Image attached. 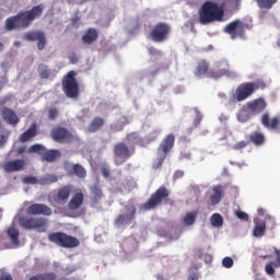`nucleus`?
Wrapping results in <instances>:
<instances>
[{
  "label": "nucleus",
  "instance_id": "nucleus-1",
  "mask_svg": "<svg viewBox=\"0 0 280 280\" xmlns=\"http://www.w3.org/2000/svg\"><path fill=\"white\" fill-rule=\"evenodd\" d=\"M44 10L45 7L38 4L27 11H20L16 15L7 19L4 25L7 32H12L13 30H27L36 19L43 16Z\"/></svg>",
  "mask_w": 280,
  "mask_h": 280
},
{
  "label": "nucleus",
  "instance_id": "nucleus-2",
  "mask_svg": "<svg viewBox=\"0 0 280 280\" xmlns=\"http://www.w3.org/2000/svg\"><path fill=\"white\" fill-rule=\"evenodd\" d=\"M224 21V4L207 0L199 9V23L209 25L210 23H222Z\"/></svg>",
  "mask_w": 280,
  "mask_h": 280
},
{
  "label": "nucleus",
  "instance_id": "nucleus-3",
  "mask_svg": "<svg viewBox=\"0 0 280 280\" xmlns=\"http://www.w3.org/2000/svg\"><path fill=\"white\" fill-rule=\"evenodd\" d=\"M126 142H118L114 145V162L115 165H124L128 159H131L136 152L135 145L141 141L137 133H129L126 137Z\"/></svg>",
  "mask_w": 280,
  "mask_h": 280
},
{
  "label": "nucleus",
  "instance_id": "nucleus-4",
  "mask_svg": "<svg viewBox=\"0 0 280 280\" xmlns=\"http://www.w3.org/2000/svg\"><path fill=\"white\" fill-rule=\"evenodd\" d=\"M264 91L266 89V81L258 79L254 82H245L240 84L236 90L234 95L232 96V102H244V100H248L255 91Z\"/></svg>",
  "mask_w": 280,
  "mask_h": 280
},
{
  "label": "nucleus",
  "instance_id": "nucleus-5",
  "mask_svg": "<svg viewBox=\"0 0 280 280\" xmlns=\"http://www.w3.org/2000/svg\"><path fill=\"white\" fill-rule=\"evenodd\" d=\"M176 141V138L174 137V133H168L165 136V138L162 140L161 144L158 148V158L153 162V170H159L161 165L165 162L167 159V154L172 151V148H174V143Z\"/></svg>",
  "mask_w": 280,
  "mask_h": 280
},
{
  "label": "nucleus",
  "instance_id": "nucleus-6",
  "mask_svg": "<svg viewBox=\"0 0 280 280\" xmlns=\"http://www.w3.org/2000/svg\"><path fill=\"white\" fill-rule=\"evenodd\" d=\"M48 240L61 248H78V246H80V240H78V237L71 236L65 232L50 233L48 234Z\"/></svg>",
  "mask_w": 280,
  "mask_h": 280
},
{
  "label": "nucleus",
  "instance_id": "nucleus-7",
  "mask_svg": "<svg viewBox=\"0 0 280 280\" xmlns=\"http://www.w3.org/2000/svg\"><path fill=\"white\" fill-rule=\"evenodd\" d=\"M75 71L71 70L62 80V91L70 100H78L80 97V84L75 80Z\"/></svg>",
  "mask_w": 280,
  "mask_h": 280
},
{
  "label": "nucleus",
  "instance_id": "nucleus-8",
  "mask_svg": "<svg viewBox=\"0 0 280 280\" xmlns=\"http://www.w3.org/2000/svg\"><path fill=\"white\" fill-rule=\"evenodd\" d=\"M166 200H170V190L167 187L161 186L151 195L147 202L143 203L142 208L144 211H152V209L161 207Z\"/></svg>",
  "mask_w": 280,
  "mask_h": 280
},
{
  "label": "nucleus",
  "instance_id": "nucleus-9",
  "mask_svg": "<svg viewBox=\"0 0 280 280\" xmlns=\"http://www.w3.org/2000/svg\"><path fill=\"white\" fill-rule=\"evenodd\" d=\"M49 220L46 218H32V217H21L20 225L22 229H35L38 233H46Z\"/></svg>",
  "mask_w": 280,
  "mask_h": 280
},
{
  "label": "nucleus",
  "instance_id": "nucleus-10",
  "mask_svg": "<svg viewBox=\"0 0 280 280\" xmlns=\"http://www.w3.org/2000/svg\"><path fill=\"white\" fill-rule=\"evenodd\" d=\"M137 220V206L133 203L125 206V212L120 213L114 221L115 226H128Z\"/></svg>",
  "mask_w": 280,
  "mask_h": 280
},
{
  "label": "nucleus",
  "instance_id": "nucleus-11",
  "mask_svg": "<svg viewBox=\"0 0 280 280\" xmlns=\"http://www.w3.org/2000/svg\"><path fill=\"white\" fill-rule=\"evenodd\" d=\"M247 27L248 24L242 22L241 20H234L225 26L224 33L229 34L232 40H235V38H244V36H246Z\"/></svg>",
  "mask_w": 280,
  "mask_h": 280
},
{
  "label": "nucleus",
  "instance_id": "nucleus-12",
  "mask_svg": "<svg viewBox=\"0 0 280 280\" xmlns=\"http://www.w3.org/2000/svg\"><path fill=\"white\" fill-rule=\"evenodd\" d=\"M170 32H172L170 25L167 23L160 22L151 30L150 38L153 43H165L170 36Z\"/></svg>",
  "mask_w": 280,
  "mask_h": 280
},
{
  "label": "nucleus",
  "instance_id": "nucleus-13",
  "mask_svg": "<svg viewBox=\"0 0 280 280\" xmlns=\"http://www.w3.org/2000/svg\"><path fill=\"white\" fill-rule=\"evenodd\" d=\"M214 67V70H209L207 78H210L211 80H220V78H224V75L226 78H231L233 75V72L229 67V61H217Z\"/></svg>",
  "mask_w": 280,
  "mask_h": 280
},
{
  "label": "nucleus",
  "instance_id": "nucleus-14",
  "mask_svg": "<svg viewBox=\"0 0 280 280\" xmlns=\"http://www.w3.org/2000/svg\"><path fill=\"white\" fill-rule=\"evenodd\" d=\"M50 137L56 143H71L73 141V133L65 127L52 128Z\"/></svg>",
  "mask_w": 280,
  "mask_h": 280
},
{
  "label": "nucleus",
  "instance_id": "nucleus-15",
  "mask_svg": "<svg viewBox=\"0 0 280 280\" xmlns=\"http://www.w3.org/2000/svg\"><path fill=\"white\" fill-rule=\"evenodd\" d=\"M71 194H73V185L61 186L52 195V200L56 205H67L69 198H71Z\"/></svg>",
  "mask_w": 280,
  "mask_h": 280
},
{
  "label": "nucleus",
  "instance_id": "nucleus-16",
  "mask_svg": "<svg viewBox=\"0 0 280 280\" xmlns=\"http://www.w3.org/2000/svg\"><path fill=\"white\" fill-rule=\"evenodd\" d=\"M23 40H28L30 43L37 40V49H39V51H43V49H45V45H47V37L42 31H30L25 33L23 35Z\"/></svg>",
  "mask_w": 280,
  "mask_h": 280
},
{
  "label": "nucleus",
  "instance_id": "nucleus-17",
  "mask_svg": "<svg viewBox=\"0 0 280 280\" xmlns=\"http://www.w3.org/2000/svg\"><path fill=\"white\" fill-rule=\"evenodd\" d=\"M27 215H51L54 211L45 203H33L26 209Z\"/></svg>",
  "mask_w": 280,
  "mask_h": 280
},
{
  "label": "nucleus",
  "instance_id": "nucleus-18",
  "mask_svg": "<svg viewBox=\"0 0 280 280\" xmlns=\"http://www.w3.org/2000/svg\"><path fill=\"white\" fill-rule=\"evenodd\" d=\"M260 122L268 130H277V132H280V117L279 116L270 118V114L265 113L260 118Z\"/></svg>",
  "mask_w": 280,
  "mask_h": 280
},
{
  "label": "nucleus",
  "instance_id": "nucleus-19",
  "mask_svg": "<svg viewBox=\"0 0 280 280\" xmlns=\"http://www.w3.org/2000/svg\"><path fill=\"white\" fill-rule=\"evenodd\" d=\"M2 119L7 121L10 126H16L20 121L19 116L16 115V112L14 109H11L9 107H3L0 110Z\"/></svg>",
  "mask_w": 280,
  "mask_h": 280
},
{
  "label": "nucleus",
  "instance_id": "nucleus-20",
  "mask_svg": "<svg viewBox=\"0 0 280 280\" xmlns=\"http://www.w3.org/2000/svg\"><path fill=\"white\" fill-rule=\"evenodd\" d=\"M266 106L267 104L264 98H256L247 103V110L254 115H259V113H264V110H266Z\"/></svg>",
  "mask_w": 280,
  "mask_h": 280
},
{
  "label": "nucleus",
  "instance_id": "nucleus-21",
  "mask_svg": "<svg viewBox=\"0 0 280 280\" xmlns=\"http://www.w3.org/2000/svg\"><path fill=\"white\" fill-rule=\"evenodd\" d=\"M82 205H84V192L79 191V192H75L72 196V198L69 200L68 209L70 211H78V209H80Z\"/></svg>",
  "mask_w": 280,
  "mask_h": 280
},
{
  "label": "nucleus",
  "instance_id": "nucleus-22",
  "mask_svg": "<svg viewBox=\"0 0 280 280\" xmlns=\"http://www.w3.org/2000/svg\"><path fill=\"white\" fill-rule=\"evenodd\" d=\"M36 135H38V125L33 122L26 131L20 135L19 141L20 143H27V141H32Z\"/></svg>",
  "mask_w": 280,
  "mask_h": 280
},
{
  "label": "nucleus",
  "instance_id": "nucleus-23",
  "mask_svg": "<svg viewBox=\"0 0 280 280\" xmlns=\"http://www.w3.org/2000/svg\"><path fill=\"white\" fill-rule=\"evenodd\" d=\"M25 167V162L23 160L9 161L3 165L4 172L12 174L13 172H21Z\"/></svg>",
  "mask_w": 280,
  "mask_h": 280
},
{
  "label": "nucleus",
  "instance_id": "nucleus-24",
  "mask_svg": "<svg viewBox=\"0 0 280 280\" xmlns=\"http://www.w3.org/2000/svg\"><path fill=\"white\" fill-rule=\"evenodd\" d=\"M91 191V207H97L100 205V200L104 198V192L102 191V188L97 185H93L90 187Z\"/></svg>",
  "mask_w": 280,
  "mask_h": 280
},
{
  "label": "nucleus",
  "instance_id": "nucleus-25",
  "mask_svg": "<svg viewBox=\"0 0 280 280\" xmlns=\"http://www.w3.org/2000/svg\"><path fill=\"white\" fill-rule=\"evenodd\" d=\"M100 38V33L97 30L91 27L85 31V33L82 36V42L84 45H93L97 39Z\"/></svg>",
  "mask_w": 280,
  "mask_h": 280
},
{
  "label": "nucleus",
  "instance_id": "nucleus-26",
  "mask_svg": "<svg viewBox=\"0 0 280 280\" xmlns=\"http://www.w3.org/2000/svg\"><path fill=\"white\" fill-rule=\"evenodd\" d=\"M213 195L210 197V202L212 206L219 205L224 198V187L222 185H217L212 189Z\"/></svg>",
  "mask_w": 280,
  "mask_h": 280
},
{
  "label": "nucleus",
  "instance_id": "nucleus-27",
  "mask_svg": "<svg viewBox=\"0 0 280 280\" xmlns=\"http://www.w3.org/2000/svg\"><path fill=\"white\" fill-rule=\"evenodd\" d=\"M62 156V153L60 151L52 149V150H47L42 153V161H46L47 163H54L57 159H60Z\"/></svg>",
  "mask_w": 280,
  "mask_h": 280
},
{
  "label": "nucleus",
  "instance_id": "nucleus-28",
  "mask_svg": "<svg viewBox=\"0 0 280 280\" xmlns=\"http://www.w3.org/2000/svg\"><path fill=\"white\" fill-rule=\"evenodd\" d=\"M254 237H264L266 235V221L256 219L253 231Z\"/></svg>",
  "mask_w": 280,
  "mask_h": 280
},
{
  "label": "nucleus",
  "instance_id": "nucleus-29",
  "mask_svg": "<svg viewBox=\"0 0 280 280\" xmlns=\"http://www.w3.org/2000/svg\"><path fill=\"white\" fill-rule=\"evenodd\" d=\"M249 141L254 145H264L266 143V136L261 131H254L248 136Z\"/></svg>",
  "mask_w": 280,
  "mask_h": 280
},
{
  "label": "nucleus",
  "instance_id": "nucleus-30",
  "mask_svg": "<svg viewBox=\"0 0 280 280\" xmlns=\"http://www.w3.org/2000/svg\"><path fill=\"white\" fill-rule=\"evenodd\" d=\"M7 235L11 244H13V246H19L21 244V241L19 240V235H20L19 229L14 228V225L8 229Z\"/></svg>",
  "mask_w": 280,
  "mask_h": 280
},
{
  "label": "nucleus",
  "instance_id": "nucleus-31",
  "mask_svg": "<svg viewBox=\"0 0 280 280\" xmlns=\"http://www.w3.org/2000/svg\"><path fill=\"white\" fill-rule=\"evenodd\" d=\"M208 73H209V62H207V60L199 61L197 69L195 71L196 78H200L201 75H208Z\"/></svg>",
  "mask_w": 280,
  "mask_h": 280
},
{
  "label": "nucleus",
  "instance_id": "nucleus-32",
  "mask_svg": "<svg viewBox=\"0 0 280 280\" xmlns=\"http://www.w3.org/2000/svg\"><path fill=\"white\" fill-rule=\"evenodd\" d=\"M104 127V118L95 117L88 127V132H97Z\"/></svg>",
  "mask_w": 280,
  "mask_h": 280
},
{
  "label": "nucleus",
  "instance_id": "nucleus-33",
  "mask_svg": "<svg viewBox=\"0 0 280 280\" xmlns=\"http://www.w3.org/2000/svg\"><path fill=\"white\" fill-rule=\"evenodd\" d=\"M221 5H224V10L229 8L230 10H237L242 0H218Z\"/></svg>",
  "mask_w": 280,
  "mask_h": 280
},
{
  "label": "nucleus",
  "instance_id": "nucleus-34",
  "mask_svg": "<svg viewBox=\"0 0 280 280\" xmlns=\"http://www.w3.org/2000/svg\"><path fill=\"white\" fill-rule=\"evenodd\" d=\"M70 174H74V176H78V178H86V170H84L80 164L72 165Z\"/></svg>",
  "mask_w": 280,
  "mask_h": 280
},
{
  "label": "nucleus",
  "instance_id": "nucleus-35",
  "mask_svg": "<svg viewBox=\"0 0 280 280\" xmlns=\"http://www.w3.org/2000/svg\"><path fill=\"white\" fill-rule=\"evenodd\" d=\"M279 0H256V3L260 10H272L275 3Z\"/></svg>",
  "mask_w": 280,
  "mask_h": 280
},
{
  "label": "nucleus",
  "instance_id": "nucleus-36",
  "mask_svg": "<svg viewBox=\"0 0 280 280\" xmlns=\"http://www.w3.org/2000/svg\"><path fill=\"white\" fill-rule=\"evenodd\" d=\"M275 268H280V260L270 261L265 266L266 275L272 277L275 275Z\"/></svg>",
  "mask_w": 280,
  "mask_h": 280
},
{
  "label": "nucleus",
  "instance_id": "nucleus-37",
  "mask_svg": "<svg viewBox=\"0 0 280 280\" xmlns=\"http://www.w3.org/2000/svg\"><path fill=\"white\" fill-rule=\"evenodd\" d=\"M196 218H198V212L192 211V212H188L186 213V215L183 219L184 224H186L187 226H191V224L196 223Z\"/></svg>",
  "mask_w": 280,
  "mask_h": 280
},
{
  "label": "nucleus",
  "instance_id": "nucleus-38",
  "mask_svg": "<svg viewBox=\"0 0 280 280\" xmlns=\"http://www.w3.org/2000/svg\"><path fill=\"white\" fill-rule=\"evenodd\" d=\"M58 183V177L52 174H47L46 176L39 178V185H51Z\"/></svg>",
  "mask_w": 280,
  "mask_h": 280
},
{
  "label": "nucleus",
  "instance_id": "nucleus-39",
  "mask_svg": "<svg viewBox=\"0 0 280 280\" xmlns=\"http://www.w3.org/2000/svg\"><path fill=\"white\" fill-rule=\"evenodd\" d=\"M210 222L213 226H215L217 229H219L220 226H222V224H224V219L222 218V214L220 213H214L211 215L210 218Z\"/></svg>",
  "mask_w": 280,
  "mask_h": 280
},
{
  "label": "nucleus",
  "instance_id": "nucleus-40",
  "mask_svg": "<svg viewBox=\"0 0 280 280\" xmlns=\"http://www.w3.org/2000/svg\"><path fill=\"white\" fill-rule=\"evenodd\" d=\"M45 147L43 144H33L28 148L27 153L28 154H39L40 156H43V153L45 152Z\"/></svg>",
  "mask_w": 280,
  "mask_h": 280
},
{
  "label": "nucleus",
  "instance_id": "nucleus-41",
  "mask_svg": "<svg viewBox=\"0 0 280 280\" xmlns=\"http://www.w3.org/2000/svg\"><path fill=\"white\" fill-rule=\"evenodd\" d=\"M38 73H39V78H42V80L49 79V75L51 74V72L49 71V68L45 65H40L38 67Z\"/></svg>",
  "mask_w": 280,
  "mask_h": 280
},
{
  "label": "nucleus",
  "instance_id": "nucleus-42",
  "mask_svg": "<svg viewBox=\"0 0 280 280\" xmlns=\"http://www.w3.org/2000/svg\"><path fill=\"white\" fill-rule=\"evenodd\" d=\"M60 115V112L58 110V108H56V107H50L49 109H48V119L50 120V121H54V120H56V119H58V116Z\"/></svg>",
  "mask_w": 280,
  "mask_h": 280
},
{
  "label": "nucleus",
  "instance_id": "nucleus-43",
  "mask_svg": "<svg viewBox=\"0 0 280 280\" xmlns=\"http://www.w3.org/2000/svg\"><path fill=\"white\" fill-rule=\"evenodd\" d=\"M237 119L238 121H241L242 124H246V121H248V119H250V115H248V112H246V109H242L238 115H237Z\"/></svg>",
  "mask_w": 280,
  "mask_h": 280
},
{
  "label": "nucleus",
  "instance_id": "nucleus-44",
  "mask_svg": "<svg viewBox=\"0 0 280 280\" xmlns=\"http://www.w3.org/2000/svg\"><path fill=\"white\" fill-rule=\"evenodd\" d=\"M23 183L25 185H38L39 179L34 177V176H26V177L23 178Z\"/></svg>",
  "mask_w": 280,
  "mask_h": 280
},
{
  "label": "nucleus",
  "instance_id": "nucleus-45",
  "mask_svg": "<svg viewBox=\"0 0 280 280\" xmlns=\"http://www.w3.org/2000/svg\"><path fill=\"white\" fill-rule=\"evenodd\" d=\"M42 280H56L58 279V276H56L55 272H45V273H39Z\"/></svg>",
  "mask_w": 280,
  "mask_h": 280
},
{
  "label": "nucleus",
  "instance_id": "nucleus-46",
  "mask_svg": "<svg viewBox=\"0 0 280 280\" xmlns=\"http://www.w3.org/2000/svg\"><path fill=\"white\" fill-rule=\"evenodd\" d=\"M235 215L238 220H242L243 222H248V213L237 210L235 211Z\"/></svg>",
  "mask_w": 280,
  "mask_h": 280
},
{
  "label": "nucleus",
  "instance_id": "nucleus-47",
  "mask_svg": "<svg viewBox=\"0 0 280 280\" xmlns=\"http://www.w3.org/2000/svg\"><path fill=\"white\" fill-rule=\"evenodd\" d=\"M222 266L223 268H233V258L231 257L223 258Z\"/></svg>",
  "mask_w": 280,
  "mask_h": 280
},
{
  "label": "nucleus",
  "instance_id": "nucleus-48",
  "mask_svg": "<svg viewBox=\"0 0 280 280\" xmlns=\"http://www.w3.org/2000/svg\"><path fill=\"white\" fill-rule=\"evenodd\" d=\"M246 145H248L247 141H240L236 144H234L233 150H244V148H246Z\"/></svg>",
  "mask_w": 280,
  "mask_h": 280
},
{
  "label": "nucleus",
  "instance_id": "nucleus-49",
  "mask_svg": "<svg viewBox=\"0 0 280 280\" xmlns=\"http://www.w3.org/2000/svg\"><path fill=\"white\" fill-rule=\"evenodd\" d=\"M197 113L194 126L195 128H198V126H200V121H202V114H200V112H198V108L195 109Z\"/></svg>",
  "mask_w": 280,
  "mask_h": 280
},
{
  "label": "nucleus",
  "instance_id": "nucleus-50",
  "mask_svg": "<svg viewBox=\"0 0 280 280\" xmlns=\"http://www.w3.org/2000/svg\"><path fill=\"white\" fill-rule=\"evenodd\" d=\"M10 137V132L7 135H0V148H3L5 143H8V139Z\"/></svg>",
  "mask_w": 280,
  "mask_h": 280
},
{
  "label": "nucleus",
  "instance_id": "nucleus-51",
  "mask_svg": "<svg viewBox=\"0 0 280 280\" xmlns=\"http://www.w3.org/2000/svg\"><path fill=\"white\" fill-rule=\"evenodd\" d=\"M148 51L151 56H163V52L154 47H149Z\"/></svg>",
  "mask_w": 280,
  "mask_h": 280
},
{
  "label": "nucleus",
  "instance_id": "nucleus-52",
  "mask_svg": "<svg viewBox=\"0 0 280 280\" xmlns=\"http://www.w3.org/2000/svg\"><path fill=\"white\" fill-rule=\"evenodd\" d=\"M183 176H185V172H183V171H176V172L174 173L173 178H174V180H178V178H183Z\"/></svg>",
  "mask_w": 280,
  "mask_h": 280
},
{
  "label": "nucleus",
  "instance_id": "nucleus-53",
  "mask_svg": "<svg viewBox=\"0 0 280 280\" xmlns=\"http://www.w3.org/2000/svg\"><path fill=\"white\" fill-rule=\"evenodd\" d=\"M0 280H12V275H10L9 272H2L0 275Z\"/></svg>",
  "mask_w": 280,
  "mask_h": 280
},
{
  "label": "nucleus",
  "instance_id": "nucleus-54",
  "mask_svg": "<svg viewBox=\"0 0 280 280\" xmlns=\"http://www.w3.org/2000/svg\"><path fill=\"white\" fill-rule=\"evenodd\" d=\"M102 174H103L104 178H108L110 176V170L104 167V168H102Z\"/></svg>",
  "mask_w": 280,
  "mask_h": 280
},
{
  "label": "nucleus",
  "instance_id": "nucleus-55",
  "mask_svg": "<svg viewBox=\"0 0 280 280\" xmlns=\"http://www.w3.org/2000/svg\"><path fill=\"white\" fill-rule=\"evenodd\" d=\"M16 152L18 155L21 156V154H25V152H27V147H20Z\"/></svg>",
  "mask_w": 280,
  "mask_h": 280
},
{
  "label": "nucleus",
  "instance_id": "nucleus-56",
  "mask_svg": "<svg viewBox=\"0 0 280 280\" xmlns=\"http://www.w3.org/2000/svg\"><path fill=\"white\" fill-rule=\"evenodd\" d=\"M188 280H198V273H191L188 276Z\"/></svg>",
  "mask_w": 280,
  "mask_h": 280
},
{
  "label": "nucleus",
  "instance_id": "nucleus-57",
  "mask_svg": "<svg viewBox=\"0 0 280 280\" xmlns=\"http://www.w3.org/2000/svg\"><path fill=\"white\" fill-rule=\"evenodd\" d=\"M28 280H43V279L40 278V273H38L35 276H32Z\"/></svg>",
  "mask_w": 280,
  "mask_h": 280
},
{
  "label": "nucleus",
  "instance_id": "nucleus-58",
  "mask_svg": "<svg viewBox=\"0 0 280 280\" xmlns=\"http://www.w3.org/2000/svg\"><path fill=\"white\" fill-rule=\"evenodd\" d=\"M275 255L277 257V261H280V250L275 248Z\"/></svg>",
  "mask_w": 280,
  "mask_h": 280
},
{
  "label": "nucleus",
  "instance_id": "nucleus-59",
  "mask_svg": "<svg viewBox=\"0 0 280 280\" xmlns=\"http://www.w3.org/2000/svg\"><path fill=\"white\" fill-rule=\"evenodd\" d=\"M257 213L258 215H264V213H266V210L264 208H258Z\"/></svg>",
  "mask_w": 280,
  "mask_h": 280
},
{
  "label": "nucleus",
  "instance_id": "nucleus-60",
  "mask_svg": "<svg viewBox=\"0 0 280 280\" xmlns=\"http://www.w3.org/2000/svg\"><path fill=\"white\" fill-rule=\"evenodd\" d=\"M156 279H158V280H167V279H165V276H164V275H161V273H159V275L156 276Z\"/></svg>",
  "mask_w": 280,
  "mask_h": 280
},
{
  "label": "nucleus",
  "instance_id": "nucleus-61",
  "mask_svg": "<svg viewBox=\"0 0 280 280\" xmlns=\"http://www.w3.org/2000/svg\"><path fill=\"white\" fill-rule=\"evenodd\" d=\"M5 102H8V98H4L3 101H0V106H3V104H5Z\"/></svg>",
  "mask_w": 280,
  "mask_h": 280
},
{
  "label": "nucleus",
  "instance_id": "nucleus-62",
  "mask_svg": "<svg viewBox=\"0 0 280 280\" xmlns=\"http://www.w3.org/2000/svg\"><path fill=\"white\" fill-rule=\"evenodd\" d=\"M3 49H4V45L3 43H0V51H3Z\"/></svg>",
  "mask_w": 280,
  "mask_h": 280
},
{
  "label": "nucleus",
  "instance_id": "nucleus-63",
  "mask_svg": "<svg viewBox=\"0 0 280 280\" xmlns=\"http://www.w3.org/2000/svg\"><path fill=\"white\" fill-rule=\"evenodd\" d=\"M192 130H194L192 128L188 129V135H191Z\"/></svg>",
  "mask_w": 280,
  "mask_h": 280
},
{
  "label": "nucleus",
  "instance_id": "nucleus-64",
  "mask_svg": "<svg viewBox=\"0 0 280 280\" xmlns=\"http://www.w3.org/2000/svg\"><path fill=\"white\" fill-rule=\"evenodd\" d=\"M19 45H20L19 42H15V43H14V46H15V47H19Z\"/></svg>",
  "mask_w": 280,
  "mask_h": 280
}]
</instances>
